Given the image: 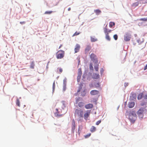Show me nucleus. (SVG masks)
<instances>
[{
  "label": "nucleus",
  "instance_id": "nucleus-1",
  "mask_svg": "<svg viewBox=\"0 0 147 147\" xmlns=\"http://www.w3.org/2000/svg\"><path fill=\"white\" fill-rule=\"evenodd\" d=\"M126 115H128V119L130 122L134 123L137 118V115L134 111H127L126 112Z\"/></svg>",
  "mask_w": 147,
  "mask_h": 147
},
{
  "label": "nucleus",
  "instance_id": "nucleus-2",
  "mask_svg": "<svg viewBox=\"0 0 147 147\" xmlns=\"http://www.w3.org/2000/svg\"><path fill=\"white\" fill-rule=\"evenodd\" d=\"M75 116L78 117L79 118L83 117V111L80 109H76L75 111Z\"/></svg>",
  "mask_w": 147,
  "mask_h": 147
},
{
  "label": "nucleus",
  "instance_id": "nucleus-3",
  "mask_svg": "<svg viewBox=\"0 0 147 147\" xmlns=\"http://www.w3.org/2000/svg\"><path fill=\"white\" fill-rule=\"evenodd\" d=\"M65 52L62 50L58 51L56 53V57L57 59H61L64 56Z\"/></svg>",
  "mask_w": 147,
  "mask_h": 147
},
{
  "label": "nucleus",
  "instance_id": "nucleus-4",
  "mask_svg": "<svg viewBox=\"0 0 147 147\" xmlns=\"http://www.w3.org/2000/svg\"><path fill=\"white\" fill-rule=\"evenodd\" d=\"M146 110L144 108H140L137 111V114L140 118H142L144 116V114L146 112Z\"/></svg>",
  "mask_w": 147,
  "mask_h": 147
},
{
  "label": "nucleus",
  "instance_id": "nucleus-5",
  "mask_svg": "<svg viewBox=\"0 0 147 147\" xmlns=\"http://www.w3.org/2000/svg\"><path fill=\"white\" fill-rule=\"evenodd\" d=\"M80 98L78 97L76 99V103L78 104V106L80 108H82L84 105V103L82 101H80Z\"/></svg>",
  "mask_w": 147,
  "mask_h": 147
},
{
  "label": "nucleus",
  "instance_id": "nucleus-6",
  "mask_svg": "<svg viewBox=\"0 0 147 147\" xmlns=\"http://www.w3.org/2000/svg\"><path fill=\"white\" fill-rule=\"evenodd\" d=\"M131 38V35L129 33H126L124 36V40L126 41H129Z\"/></svg>",
  "mask_w": 147,
  "mask_h": 147
},
{
  "label": "nucleus",
  "instance_id": "nucleus-7",
  "mask_svg": "<svg viewBox=\"0 0 147 147\" xmlns=\"http://www.w3.org/2000/svg\"><path fill=\"white\" fill-rule=\"evenodd\" d=\"M80 49V45L78 44H76V45L74 49L75 53H77L79 51Z\"/></svg>",
  "mask_w": 147,
  "mask_h": 147
},
{
  "label": "nucleus",
  "instance_id": "nucleus-8",
  "mask_svg": "<svg viewBox=\"0 0 147 147\" xmlns=\"http://www.w3.org/2000/svg\"><path fill=\"white\" fill-rule=\"evenodd\" d=\"M90 93L91 95H94L98 94L99 93V92L97 90H93L91 91Z\"/></svg>",
  "mask_w": 147,
  "mask_h": 147
},
{
  "label": "nucleus",
  "instance_id": "nucleus-9",
  "mask_svg": "<svg viewBox=\"0 0 147 147\" xmlns=\"http://www.w3.org/2000/svg\"><path fill=\"white\" fill-rule=\"evenodd\" d=\"M85 107L86 109H90L93 107V105L92 104L90 103L85 105Z\"/></svg>",
  "mask_w": 147,
  "mask_h": 147
},
{
  "label": "nucleus",
  "instance_id": "nucleus-10",
  "mask_svg": "<svg viewBox=\"0 0 147 147\" xmlns=\"http://www.w3.org/2000/svg\"><path fill=\"white\" fill-rule=\"evenodd\" d=\"M90 57L91 60L94 61L96 57V56L94 54L92 53L90 54Z\"/></svg>",
  "mask_w": 147,
  "mask_h": 147
},
{
  "label": "nucleus",
  "instance_id": "nucleus-11",
  "mask_svg": "<svg viewBox=\"0 0 147 147\" xmlns=\"http://www.w3.org/2000/svg\"><path fill=\"white\" fill-rule=\"evenodd\" d=\"M90 113V111H87L86 113L84 114V118L85 119H86L89 116Z\"/></svg>",
  "mask_w": 147,
  "mask_h": 147
},
{
  "label": "nucleus",
  "instance_id": "nucleus-12",
  "mask_svg": "<svg viewBox=\"0 0 147 147\" xmlns=\"http://www.w3.org/2000/svg\"><path fill=\"white\" fill-rule=\"evenodd\" d=\"M91 49V47L90 45H87L85 50V53H86Z\"/></svg>",
  "mask_w": 147,
  "mask_h": 147
},
{
  "label": "nucleus",
  "instance_id": "nucleus-13",
  "mask_svg": "<svg viewBox=\"0 0 147 147\" xmlns=\"http://www.w3.org/2000/svg\"><path fill=\"white\" fill-rule=\"evenodd\" d=\"M128 107L130 108H131L134 107L135 105V102H129L128 104Z\"/></svg>",
  "mask_w": 147,
  "mask_h": 147
},
{
  "label": "nucleus",
  "instance_id": "nucleus-14",
  "mask_svg": "<svg viewBox=\"0 0 147 147\" xmlns=\"http://www.w3.org/2000/svg\"><path fill=\"white\" fill-rule=\"evenodd\" d=\"M55 110L56 112L54 113V114L56 117H60L62 116V115L59 114V112L58 111V110L57 109H56Z\"/></svg>",
  "mask_w": 147,
  "mask_h": 147
},
{
  "label": "nucleus",
  "instance_id": "nucleus-15",
  "mask_svg": "<svg viewBox=\"0 0 147 147\" xmlns=\"http://www.w3.org/2000/svg\"><path fill=\"white\" fill-rule=\"evenodd\" d=\"M136 95L135 93L132 94L130 96V98L132 100H134L136 99Z\"/></svg>",
  "mask_w": 147,
  "mask_h": 147
},
{
  "label": "nucleus",
  "instance_id": "nucleus-16",
  "mask_svg": "<svg viewBox=\"0 0 147 147\" xmlns=\"http://www.w3.org/2000/svg\"><path fill=\"white\" fill-rule=\"evenodd\" d=\"M92 78L94 79H98L99 78V75L98 74L94 73L93 75Z\"/></svg>",
  "mask_w": 147,
  "mask_h": 147
},
{
  "label": "nucleus",
  "instance_id": "nucleus-17",
  "mask_svg": "<svg viewBox=\"0 0 147 147\" xmlns=\"http://www.w3.org/2000/svg\"><path fill=\"white\" fill-rule=\"evenodd\" d=\"M104 31L105 34H108V30L107 29V25H106L103 29Z\"/></svg>",
  "mask_w": 147,
  "mask_h": 147
},
{
  "label": "nucleus",
  "instance_id": "nucleus-18",
  "mask_svg": "<svg viewBox=\"0 0 147 147\" xmlns=\"http://www.w3.org/2000/svg\"><path fill=\"white\" fill-rule=\"evenodd\" d=\"M96 130V128L94 126H92L90 129V131L91 132H93Z\"/></svg>",
  "mask_w": 147,
  "mask_h": 147
},
{
  "label": "nucleus",
  "instance_id": "nucleus-19",
  "mask_svg": "<svg viewBox=\"0 0 147 147\" xmlns=\"http://www.w3.org/2000/svg\"><path fill=\"white\" fill-rule=\"evenodd\" d=\"M35 66L34 62V61H31L30 63V67L31 68L34 69Z\"/></svg>",
  "mask_w": 147,
  "mask_h": 147
},
{
  "label": "nucleus",
  "instance_id": "nucleus-20",
  "mask_svg": "<svg viewBox=\"0 0 147 147\" xmlns=\"http://www.w3.org/2000/svg\"><path fill=\"white\" fill-rule=\"evenodd\" d=\"M72 129L73 130H74L75 127V121L73 119L72 122Z\"/></svg>",
  "mask_w": 147,
  "mask_h": 147
},
{
  "label": "nucleus",
  "instance_id": "nucleus-21",
  "mask_svg": "<svg viewBox=\"0 0 147 147\" xmlns=\"http://www.w3.org/2000/svg\"><path fill=\"white\" fill-rule=\"evenodd\" d=\"M143 93H140L139 94L138 96V99L139 100H140L143 97Z\"/></svg>",
  "mask_w": 147,
  "mask_h": 147
},
{
  "label": "nucleus",
  "instance_id": "nucleus-22",
  "mask_svg": "<svg viewBox=\"0 0 147 147\" xmlns=\"http://www.w3.org/2000/svg\"><path fill=\"white\" fill-rule=\"evenodd\" d=\"M83 87V84H80V85L79 86L78 88V90L77 92H79L82 89V88Z\"/></svg>",
  "mask_w": 147,
  "mask_h": 147
},
{
  "label": "nucleus",
  "instance_id": "nucleus-23",
  "mask_svg": "<svg viewBox=\"0 0 147 147\" xmlns=\"http://www.w3.org/2000/svg\"><path fill=\"white\" fill-rule=\"evenodd\" d=\"M94 12L96 13V14L98 15L101 12V11L99 9H96L94 10Z\"/></svg>",
  "mask_w": 147,
  "mask_h": 147
},
{
  "label": "nucleus",
  "instance_id": "nucleus-24",
  "mask_svg": "<svg viewBox=\"0 0 147 147\" xmlns=\"http://www.w3.org/2000/svg\"><path fill=\"white\" fill-rule=\"evenodd\" d=\"M115 24L114 22H110L109 23V26L110 28L112 27L113 26L115 25Z\"/></svg>",
  "mask_w": 147,
  "mask_h": 147
},
{
  "label": "nucleus",
  "instance_id": "nucleus-25",
  "mask_svg": "<svg viewBox=\"0 0 147 147\" xmlns=\"http://www.w3.org/2000/svg\"><path fill=\"white\" fill-rule=\"evenodd\" d=\"M86 94V89H84L83 91L81 92V94L82 96H84Z\"/></svg>",
  "mask_w": 147,
  "mask_h": 147
},
{
  "label": "nucleus",
  "instance_id": "nucleus-26",
  "mask_svg": "<svg viewBox=\"0 0 147 147\" xmlns=\"http://www.w3.org/2000/svg\"><path fill=\"white\" fill-rule=\"evenodd\" d=\"M106 34V38L108 40L110 41L111 40V38L110 37L109 35L108 34Z\"/></svg>",
  "mask_w": 147,
  "mask_h": 147
},
{
  "label": "nucleus",
  "instance_id": "nucleus-27",
  "mask_svg": "<svg viewBox=\"0 0 147 147\" xmlns=\"http://www.w3.org/2000/svg\"><path fill=\"white\" fill-rule=\"evenodd\" d=\"M82 74V71L81 69H78V75L81 76Z\"/></svg>",
  "mask_w": 147,
  "mask_h": 147
},
{
  "label": "nucleus",
  "instance_id": "nucleus-28",
  "mask_svg": "<svg viewBox=\"0 0 147 147\" xmlns=\"http://www.w3.org/2000/svg\"><path fill=\"white\" fill-rule=\"evenodd\" d=\"M53 11H47L45 13V14H51Z\"/></svg>",
  "mask_w": 147,
  "mask_h": 147
},
{
  "label": "nucleus",
  "instance_id": "nucleus-29",
  "mask_svg": "<svg viewBox=\"0 0 147 147\" xmlns=\"http://www.w3.org/2000/svg\"><path fill=\"white\" fill-rule=\"evenodd\" d=\"M91 40L92 42H94L97 41V39L91 37Z\"/></svg>",
  "mask_w": 147,
  "mask_h": 147
},
{
  "label": "nucleus",
  "instance_id": "nucleus-30",
  "mask_svg": "<svg viewBox=\"0 0 147 147\" xmlns=\"http://www.w3.org/2000/svg\"><path fill=\"white\" fill-rule=\"evenodd\" d=\"M139 20L141 21H147V18H141Z\"/></svg>",
  "mask_w": 147,
  "mask_h": 147
},
{
  "label": "nucleus",
  "instance_id": "nucleus-31",
  "mask_svg": "<svg viewBox=\"0 0 147 147\" xmlns=\"http://www.w3.org/2000/svg\"><path fill=\"white\" fill-rule=\"evenodd\" d=\"M16 104L19 107H20V102L19 100L18 99L17 100L16 102Z\"/></svg>",
  "mask_w": 147,
  "mask_h": 147
},
{
  "label": "nucleus",
  "instance_id": "nucleus-32",
  "mask_svg": "<svg viewBox=\"0 0 147 147\" xmlns=\"http://www.w3.org/2000/svg\"><path fill=\"white\" fill-rule=\"evenodd\" d=\"M80 33V32H76L72 36H77Z\"/></svg>",
  "mask_w": 147,
  "mask_h": 147
},
{
  "label": "nucleus",
  "instance_id": "nucleus-33",
  "mask_svg": "<svg viewBox=\"0 0 147 147\" xmlns=\"http://www.w3.org/2000/svg\"><path fill=\"white\" fill-rule=\"evenodd\" d=\"M89 68H90V70H93V66H92V63H90V66H89Z\"/></svg>",
  "mask_w": 147,
  "mask_h": 147
},
{
  "label": "nucleus",
  "instance_id": "nucleus-34",
  "mask_svg": "<svg viewBox=\"0 0 147 147\" xmlns=\"http://www.w3.org/2000/svg\"><path fill=\"white\" fill-rule=\"evenodd\" d=\"M94 69L96 71H98V65H96L94 66Z\"/></svg>",
  "mask_w": 147,
  "mask_h": 147
},
{
  "label": "nucleus",
  "instance_id": "nucleus-35",
  "mask_svg": "<svg viewBox=\"0 0 147 147\" xmlns=\"http://www.w3.org/2000/svg\"><path fill=\"white\" fill-rule=\"evenodd\" d=\"M113 38L115 40H117L118 39V36L117 34H115L113 36Z\"/></svg>",
  "mask_w": 147,
  "mask_h": 147
},
{
  "label": "nucleus",
  "instance_id": "nucleus-36",
  "mask_svg": "<svg viewBox=\"0 0 147 147\" xmlns=\"http://www.w3.org/2000/svg\"><path fill=\"white\" fill-rule=\"evenodd\" d=\"M143 97L144 99L146 100L147 101V94L143 95Z\"/></svg>",
  "mask_w": 147,
  "mask_h": 147
},
{
  "label": "nucleus",
  "instance_id": "nucleus-37",
  "mask_svg": "<svg viewBox=\"0 0 147 147\" xmlns=\"http://www.w3.org/2000/svg\"><path fill=\"white\" fill-rule=\"evenodd\" d=\"M67 83V80L65 79L63 80V85H64L65 86H66Z\"/></svg>",
  "mask_w": 147,
  "mask_h": 147
},
{
  "label": "nucleus",
  "instance_id": "nucleus-38",
  "mask_svg": "<svg viewBox=\"0 0 147 147\" xmlns=\"http://www.w3.org/2000/svg\"><path fill=\"white\" fill-rule=\"evenodd\" d=\"M91 135V134L89 133L84 136L85 138H87L89 137Z\"/></svg>",
  "mask_w": 147,
  "mask_h": 147
},
{
  "label": "nucleus",
  "instance_id": "nucleus-39",
  "mask_svg": "<svg viewBox=\"0 0 147 147\" xmlns=\"http://www.w3.org/2000/svg\"><path fill=\"white\" fill-rule=\"evenodd\" d=\"M94 86L96 87H98L100 86L99 84V83H96L94 84Z\"/></svg>",
  "mask_w": 147,
  "mask_h": 147
},
{
  "label": "nucleus",
  "instance_id": "nucleus-40",
  "mask_svg": "<svg viewBox=\"0 0 147 147\" xmlns=\"http://www.w3.org/2000/svg\"><path fill=\"white\" fill-rule=\"evenodd\" d=\"M81 76L78 75V76H77V80H78V82H79V81H80V79H81Z\"/></svg>",
  "mask_w": 147,
  "mask_h": 147
},
{
  "label": "nucleus",
  "instance_id": "nucleus-41",
  "mask_svg": "<svg viewBox=\"0 0 147 147\" xmlns=\"http://www.w3.org/2000/svg\"><path fill=\"white\" fill-rule=\"evenodd\" d=\"M101 120H100L97 121L96 123V124L97 125H98L101 122Z\"/></svg>",
  "mask_w": 147,
  "mask_h": 147
},
{
  "label": "nucleus",
  "instance_id": "nucleus-42",
  "mask_svg": "<svg viewBox=\"0 0 147 147\" xmlns=\"http://www.w3.org/2000/svg\"><path fill=\"white\" fill-rule=\"evenodd\" d=\"M53 90L54 89H55V82H54L53 83Z\"/></svg>",
  "mask_w": 147,
  "mask_h": 147
},
{
  "label": "nucleus",
  "instance_id": "nucleus-43",
  "mask_svg": "<svg viewBox=\"0 0 147 147\" xmlns=\"http://www.w3.org/2000/svg\"><path fill=\"white\" fill-rule=\"evenodd\" d=\"M66 89V86H65L64 85H63V90L65 91Z\"/></svg>",
  "mask_w": 147,
  "mask_h": 147
},
{
  "label": "nucleus",
  "instance_id": "nucleus-44",
  "mask_svg": "<svg viewBox=\"0 0 147 147\" xmlns=\"http://www.w3.org/2000/svg\"><path fill=\"white\" fill-rule=\"evenodd\" d=\"M25 21L23 22H20V23L21 24H23L25 23Z\"/></svg>",
  "mask_w": 147,
  "mask_h": 147
},
{
  "label": "nucleus",
  "instance_id": "nucleus-45",
  "mask_svg": "<svg viewBox=\"0 0 147 147\" xmlns=\"http://www.w3.org/2000/svg\"><path fill=\"white\" fill-rule=\"evenodd\" d=\"M59 71L60 73H61L63 71V69L62 68H60L59 69Z\"/></svg>",
  "mask_w": 147,
  "mask_h": 147
},
{
  "label": "nucleus",
  "instance_id": "nucleus-46",
  "mask_svg": "<svg viewBox=\"0 0 147 147\" xmlns=\"http://www.w3.org/2000/svg\"><path fill=\"white\" fill-rule=\"evenodd\" d=\"M147 69V64L145 66L144 68V70H146V69Z\"/></svg>",
  "mask_w": 147,
  "mask_h": 147
},
{
  "label": "nucleus",
  "instance_id": "nucleus-47",
  "mask_svg": "<svg viewBox=\"0 0 147 147\" xmlns=\"http://www.w3.org/2000/svg\"><path fill=\"white\" fill-rule=\"evenodd\" d=\"M128 83H125L124 84V86H128Z\"/></svg>",
  "mask_w": 147,
  "mask_h": 147
},
{
  "label": "nucleus",
  "instance_id": "nucleus-48",
  "mask_svg": "<svg viewBox=\"0 0 147 147\" xmlns=\"http://www.w3.org/2000/svg\"><path fill=\"white\" fill-rule=\"evenodd\" d=\"M140 40H137V41L138 42L139 44H141V42H141L140 43L139 42H140Z\"/></svg>",
  "mask_w": 147,
  "mask_h": 147
},
{
  "label": "nucleus",
  "instance_id": "nucleus-49",
  "mask_svg": "<svg viewBox=\"0 0 147 147\" xmlns=\"http://www.w3.org/2000/svg\"><path fill=\"white\" fill-rule=\"evenodd\" d=\"M112 30H108V34H109V33H110L111 32Z\"/></svg>",
  "mask_w": 147,
  "mask_h": 147
},
{
  "label": "nucleus",
  "instance_id": "nucleus-50",
  "mask_svg": "<svg viewBox=\"0 0 147 147\" xmlns=\"http://www.w3.org/2000/svg\"><path fill=\"white\" fill-rule=\"evenodd\" d=\"M63 46V45H61L60 46H59V49H60V48H61Z\"/></svg>",
  "mask_w": 147,
  "mask_h": 147
},
{
  "label": "nucleus",
  "instance_id": "nucleus-51",
  "mask_svg": "<svg viewBox=\"0 0 147 147\" xmlns=\"http://www.w3.org/2000/svg\"><path fill=\"white\" fill-rule=\"evenodd\" d=\"M71 10V8L70 7H69L68 9V11H69Z\"/></svg>",
  "mask_w": 147,
  "mask_h": 147
}]
</instances>
